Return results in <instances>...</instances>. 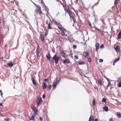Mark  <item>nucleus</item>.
Here are the masks:
<instances>
[{"mask_svg":"<svg viewBox=\"0 0 121 121\" xmlns=\"http://www.w3.org/2000/svg\"><path fill=\"white\" fill-rule=\"evenodd\" d=\"M56 33L57 34H59V32L60 31H59L58 29H56Z\"/></svg>","mask_w":121,"mask_h":121,"instance_id":"nucleus-44","label":"nucleus"},{"mask_svg":"<svg viewBox=\"0 0 121 121\" xmlns=\"http://www.w3.org/2000/svg\"><path fill=\"white\" fill-rule=\"evenodd\" d=\"M117 116L118 118L121 117V114L120 112H118L117 113Z\"/></svg>","mask_w":121,"mask_h":121,"instance_id":"nucleus-24","label":"nucleus"},{"mask_svg":"<svg viewBox=\"0 0 121 121\" xmlns=\"http://www.w3.org/2000/svg\"><path fill=\"white\" fill-rule=\"evenodd\" d=\"M3 105V104L2 103H0V106H2Z\"/></svg>","mask_w":121,"mask_h":121,"instance_id":"nucleus-57","label":"nucleus"},{"mask_svg":"<svg viewBox=\"0 0 121 121\" xmlns=\"http://www.w3.org/2000/svg\"><path fill=\"white\" fill-rule=\"evenodd\" d=\"M32 82L35 85H37V84L35 80L32 81Z\"/></svg>","mask_w":121,"mask_h":121,"instance_id":"nucleus-42","label":"nucleus"},{"mask_svg":"<svg viewBox=\"0 0 121 121\" xmlns=\"http://www.w3.org/2000/svg\"><path fill=\"white\" fill-rule=\"evenodd\" d=\"M40 39L41 40L42 42H44V39L43 35L41 34L40 35Z\"/></svg>","mask_w":121,"mask_h":121,"instance_id":"nucleus-14","label":"nucleus"},{"mask_svg":"<svg viewBox=\"0 0 121 121\" xmlns=\"http://www.w3.org/2000/svg\"><path fill=\"white\" fill-rule=\"evenodd\" d=\"M95 29H96V30H98V31L100 32L101 31H100V30H99V29L98 28H97V27H95Z\"/></svg>","mask_w":121,"mask_h":121,"instance_id":"nucleus-43","label":"nucleus"},{"mask_svg":"<svg viewBox=\"0 0 121 121\" xmlns=\"http://www.w3.org/2000/svg\"><path fill=\"white\" fill-rule=\"evenodd\" d=\"M77 47V46L76 45H74L73 46V48L74 49L76 48Z\"/></svg>","mask_w":121,"mask_h":121,"instance_id":"nucleus-39","label":"nucleus"},{"mask_svg":"<svg viewBox=\"0 0 121 121\" xmlns=\"http://www.w3.org/2000/svg\"><path fill=\"white\" fill-rule=\"evenodd\" d=\"M48 80H49V79H45L44 80V81L45 82H47L48 81Z\"/></svg>","mask_w":121,"mask_h":121,"instance_id":"nucleus-52","label":"nucleus"},{"mask_svg":"<svg viewBox=\"0 0 121 121\" xmlns=\"http://www.w3.org/2000/svg\"><path fill=\"white\" fill-rule=\"evenodd\" d=\"M45 11L47 12V13L48 14L49 13V9L48 8V7H47L45 8Z\"/></svg>","mask_w":121,"mask_h":121,"instance_id":"nucleus-31","label":"nucleus"},{"mask_svg":"<svg viewBox=\"0 0 121 121\" xmlns=\"http://www.w3.org/2000/svg\"><path fill=\"white\" fill-rule=\"evenodd\" d=\"M87 60L88 61L91 62V58L90 57H89L88 58Z\"/></svg>","mask_w":121,"mask_h":121,"instance_id":"nucleus-45","label":"nucleus"},{"mask_svg":"<svg viewBox=\"0 0 121 121\" xmlns=\"http://www.w3.org/2000/svg\"><path fill=\"white\" fill-rule=\"evenodd\" d=\"M57 85V83L56 82H55L53 84V87L55 88H56V86Z\"/></svg>","mask_w":121,"mask_h":121,"instance_id":"nucleus-28","label":"nucleus"},{"mask_svg":"<svg viewBox=\"0 0 121 121\" xmlns=\"http://www.w3.org/2000/svg\"><path fill=\"white\" fill-rule=\"evenodd\" d=\"M35 113H34V114L32 115L29 118V120H34V118L35 117Z\"/></svg>","mask_w":121,"mask_h":121,"instance_id":"nucleus-15","label":"nucleus"},{"mask_svg":"<svg viewBox=\"0 0 121 121\" xmlns=\"http://www.w3.org/2000/svg\"><path fill=\"white\" fill-rule=\"evenodd\" d=\"M47 33L46 34V33H45V35L46 36L47 35Z\"/></svg>","mask_w":121,"mask_h":121,"instance_id":"nucleus-62","label":"nucleus"},{"mask_svg":"<svg viewBox=\"0 0 121 121\" xmlns=\"http://www.w3.org/2000/svg\"><path fill=\"white\" fill-rule=\"evenodd\" d=\"M53 22L58 27V29L60 30V29L62 28V25L60 23L58 22H57L55 20H53Z\"/></svg>","mask_w":121,"mask_h":121,"instance_id":"nucleus-4","label":"nucleus"},{"mask_svg":"<svg viewBox=\"0 0 121 121\" xmlns=\"http://www.w3.org/2000/svg\"><path fill=\"white\" fill-rule=\"evenodd\" d=\"M66 12L69 14L70 18H71V17H72V16H73L72 13V11H70L69 9L66 11Z\"/></svg>","mask_w":121,"mask_h":121,"instance_id":"nucleus-11","label":"nucleus"},{"mask_svg":"<svg viewBox=\"0 0 121 121\" xmlns=\"http://www.w3.org/2000/svg\"><path fill=\"white\" fill-rule=\"evenodd\" d=\"M120 1V0H115L114 2V4L115 5L117 6V4Z\"/></svg>","mask_w":121,"mask_h":121,"instance_id":"nucleus-25","label":"nucleus"},{"mask_svg":"<svg viewBox=\"0 0 121 121\" xmlns=\"http://www.w3.org/2000/svg\"><path fill=\"white\" fill-rule=\"evenodd\" d=\"M63 7L64 8V10L66 13V11L69 9V7L68 6H63Z\"/></svg>","mask_w":121,"mask_h":121,"instance_id":"nucleus-19","label":"nucleus"},{"mask_svg":"<svg viewBox=\"0 0 121 121\" xmlns=\"http://www.w3.org/2000/svg\"><path fill=\"white\" fill-rule=\"evenodd\" d=\"M71 17L72 18V19H73V22H74V23L76 22V20L74 18V17H73V15L72 16V17Z\"/></svg>","mask_w":121,"mask_h":121,"instance_id":"nucleus-34","label":"nucleus"},{"mask_svg":"<svg viewBox=\"0 0 121 121\" xmlns=\"http://www.w3.org/2000/svg\"><path fill=\"white\" fill-rule=\"evenodd\" d=\"M42 3L43 4V7L45 8H46L47 7L46 6V5H45V4H44V2H43V3Z\"/></svg>","mask_w":121,"mask_h":121,"instance_id":"nucleus-46","label":"nucleus"},{"mask_svg":"<svg viewBox=\"0 0 121 121\" xmlns=\"http://www.w3.org/2000/svg\"><path fill=\"white\" fill-rule=\"evenodd\" d=\"M36 102L37 103V105L38 106H40L42 104V99L41 97H38L36 99Z\"/></svg>","mask_w":121,"mask_h":121,"instance_id":"nucleus-5","label":"nucleus"},{"mask_svg":"<svg viewBox=\"0 0 121 121\" xmlns=\"http://www.w3.org/2000/svg\"><path fill=\"white\" fill-rule=\"evenodd\" d=\"M117 85L118 87H121V82H119V83H117Z\"/></svg>","mask_w":121,"mask_h":121,"instance_id":"nucleus-33","label":"nucleus"},{"mask_svg":"<svg viewBox=\"0 0 121 121\" xmlns=\"http://www.w3.org/2000/svg\"><path fill=\"white\" fill-rule=\"evenodd\" d=\"M120 59V58L119 57L117 58L114 61V62H117Z\"/></svg>","mask_w":121,"mask_h":121,"instance_id":"nucleus-36","label":"nucleus"},{"mask_svg":"<svg viewBox=\"0 0 121 121\" xmlns=\"http://www.w3.org/2000/svg\"><path fill=\"white\" fill-rule=\"evenodd\" d=\"M89 121H94V119L91 116L89 119Z\"/></svg>","mask_w":121,"mask_h":121,"instance_id":"nucleus-29","label":"nucleus"},{"mask_svg":"<svg viewBox=\"0 0 121 121\" xmlns=\"http://www.w3.org/2000/svg\"><path fill=\"white\" fill-rule=\"evenodd\" d=\"M89 53L87 51H85L83 53V56L85 57H86L89 56Z\"/></svg>","mask_w":121,"mask_h":121,"instance_id":"nucleus-10","label":"nucleus"},{"mask_svg":"<svg viewBox=\"0 0 121 121\" xmlns=\"http://www.w3.org/2000/svg\"><path fill=\"white\" fill-rule=\"evenodd\" d=\"M107 79L108 80V81H109V79L108 78H107Z\"/></svg>","mask_w":121,"mask_h":121,"instance_id":"nucleus-61","label":"nucleus"},{"mask_svg":"<svg viewBox=\"0 0 121 121\" xmlns=\"http://www.w3.org/2000/svg\"><path fill=\"white\" fill-rule=\"evenodd\" d=\"M71 57L72 58V59H73V56H71Z\"/></svg>","mask_w":121,"mask_h":121,"instance_id":"nucleus-60","label":"nucleus"},{"mask_svg":"<svg viewBox=\"0 0 121 121\" xmlns=\"http://www.w3.org/2000/svg\"><path fill=\"white\" fill-rule=\"evenodd\" d=\"M35 4L36 5V11L38 13H39V15L40 16H41L42 14V13L41 10L40 8L36 4Z\"/></svg>","mask_w":121,"mask_h":121,"instance_id":"nucleus-3","label":"nucleus"},{"mask_svg":"<svg viewBox=\"0 0 121 121\" xmlns=\"http://www.w3.org/2000/svg\"><path fill=\"white\" fill-rule=\"evenodd\" d=\"M108 84L107 85V88H106V90H108V87H109V86L111 85V82H110V81H108Z\"/></svg>","mask_w":121,"mask_h":121,"instance_id":"nucleus-26","label":"nucleus"},{"mask_svg":"<svg viewBox=\"0 0 121 121\" xmlns=\"http://www.w3.org/2000/svg\"><path fill=\"white\" fill-rule=\"evenodd\" d=\"M98 4V3H96L95 4Z\"/></svg>","mask_w":121,"mask_h":121,"instance_id":"nucleus-64","label":"nucleus"},{"mask_svg":"<svg viewBox=\"0 0 121 121\" xmlns=\"http://www.w3.org/2000/svg\"><path fill=\"white\" fill-rule=\"evenodd\" d=\"M112 118H110L109 120V121H113L112 120Z\"/></svg>","mask_w":121,"mask_h":121,"instance_id":"nucleus-55","label":"nucleus"},{"mask_svg":"<svg viewBox=\"0 0 121 121\" xmlns=\"http://www.w3.org/2000/svg\"><path fill=\"white\" fill-rule=\"evenodd\" d=\"M60 54L62 57L65 58L66 57V56L65 55V53L63 51H61L60 52Z\"/></svg>","mask_w":121,"mask_h":121,"instance_id":"nucleus-12","label":"nucleus"},{"mask_svg":"<svg viewBox=\"0 0 121 121\" xmlns=\"http://www.w3.org/2000/svg\"><path fill=\"white\" fill-rule=\"evenodd\" d=\"M115 62H114V61L113 63V64L114 66L115 65Z\"/></svg>","mask_w":121,"mask_h":121,"instance_id":"nucleus-59","label":"nucleus"},{"mask_svg":"<svg viewBox=\"0 0 121 121\" xmlns=\"http://www.w3.org/2000/svg\"><path fill=\"white\" fill-rule=\"evenodd\" d=\"M60 57L58 56L56 54H55L53 57L51 59L50 63H52L54 62V60L56 64H57L59 60Z\"/></svg>","mask_w":121,"mask_h":121,"instance_id":"nucleus-2","label":"nucleus"},{"mask_svg":"<svg viewBox=\"0 0 121 121\" xmlns=\"http://www.w3.org/2000/svg\"><path fill=\"white\" fill-rule=\"evenodd\" d=\"M45 95L44 94L43 96V98H45Z\"/></svg>","mask_w":121,"mask_h":121,"instance_id":"nucleus-54","label":"nucleus"},{"mask_svg":"<svg viewBox=\"0 0 121 121\" xmlns=\"http://www.w3.org/2000/svg\"><path fill=\"white\" fill-rule=\"evenodd\" d=\"M32 109L35 112V114H37L38 112V110L36 109L35 107H33L32 108Z\"/></svg>","mask_w":121,"mask_h":121,"instance_id":"nucleus-21","label":"nucleus"},{"mask_svg":"<svg viewBox=\"0 0 121 121\" xmlns=\"http://www.w3.org/2000/svg\"><path fill=\"white\" fill-rule=\"evenodd\" d=\"M39 48H37L36 50V56L37 59H39L40 56V55H39Z\"/></svg>","mask_w":121,"mask_h":121,"instance_id":"nucleus-7","label":"nucleus"},{"mask_svg":"<svg viewBox=\"0 0 121 121\" xmlns=\"http://www.w3.org/2000/svg\"><path fill=\"white\" fill-rule=\"evenodd\" d=\"M118 38L119 39L121 38V31L120 32L118 35Z\"/></svg>","mask_w":121,"mask_h":121,"instance_id":"nucleus-27","label":"nucleus"},{"mask_svg":"<svg viewBox=\"0 0 121 121\" xmlns=\"http://www.w3.org/2000/svg\"><path fill=\"white\" fill-rule=\"evenodd\" d=\"M100 33L101 34L104 36V33H103V32H102L101 31L100 32Z\"/></svg>","mask_w":121,"mask_h":121,"instance_id":"nucleus-50","label":"nucleus"},{"mask_svg":"<svg viewBox=\"0 0 121 121\" xmlns=\"http://www.w3.org/2000/svg\"><path fill=\"white\" fill-rule=\"evenodd\" d=\"M7 65H8L9 67H12L13 66V63L11 62L10 63H8L7 64Z\"/></svg>","mask_w":121,"mask_h":121,"instance_id":"nucleus-22","label":"nucleus"},{"mask_svg":"<svg viewBox=\"0 0 121 121\" xmlns=\"http://www.w3.org/2000/svg\"><path fill=\"white\" fill-rule=\"evenodd\" d=\"M89 25L91 26V24L90 23V24H89Z\"/></svg>","mask_w":121,"mask_h":121,"instance_id":"nucleus-63","label":"nucleus"},{"mask_svg":"<svg viewBox=\"0 0 121 121\" xmlns=\"http://www.w3.org/2000/svg\"><path fill=\"white\" fill-rule=\"evenodd\" d=\"M39 119L41 120V121H42L43 120V119H42V118L41 117H40L39 118Z\"/></svg>","mask_w":121,"mask_h":121,"instance_id":"nucleus-56","label":"nucleus"},{"mask_svg":"<svg viewBox=\"0 0 121 121\" xmlns=\"http://www.w3.org/2000/svg\"><path fill=\"white\" fill-rule=\"evenodd\" d=\"M52 86L51 85H50L48 86V88L49 89V90H51L52 88Z\"/></svg>","mask_w":121,"mask_h":121,"instance_id":"nucleus-38","label":"nucleus"},{"mask_svg":"<svg viewBox=\"0 0 121 121\" xmlns=\"http://www.w3.org/2000/svg\"><path fill=\"white\" fill-rule=\"evenodd\" d=\"M60 30L61 32V34L64 39H69L71 33L69 31L66 30L63 27L60 29Z\"/></svg>","mask_w":121,"mask_h":121,"instance_id":"nucleus-1","label":"nucleus"},{"mask_svg":"<svg viewBox=\"0 0 121 121\" xmlns=\"http://www.w3.org/2000/svg\"><path fill=\"white\" fill-rule=\"evenodd\" d=\"M74 58L75 59H79L77 55H75L74 56Z\"/></svg>","mask_w":121,"mask_h":121,"instance_id":"nucleus-40","label":"nucleus"},{"mask_svg":"<svg viewBox=\"0 0 121 121\" xmlns=\"http://www.w3.org/2000/svg\"><path fill=\"white\" fill-rule=\"evenodd\" d=\"M0 93L1 94V95L2 97L3 93L2 92L1 90H0Z\"/></svg>","mask_w":121,"mask_h":121,"instance_id":"nucleus-48","label":"nucleus"},{"mask_svg":"<svg viewBox=\"0 0 121 121\" xmlns=\"http://www.w3.org/2000/svg\"><path fill=\"white\" fill-rule=\"evenodd\" d=\"M98 121V119L97 118L95 119V121Z\"/></svg>","mask_w":121,"mask_h":121,"instance_id":"nucleus-58","label":"nucleus"},{"mask_svg":"<svg viewBox=\"0 0 121 121\" xmlns=\"http://www.w3.org/2000/svg\"><path fill=\"white\" fill-rule=\"evenodd\" d=\"M63 62L64 64H69L70 62V60L68 59H65L63 60Z\"/></svg>","mask_w":121,"mask_h":121,"instance_id":"nucleus-13","label":"nucleus"},{"mask_svg":"<svg viewBox=\"0 0 121 121\" xmlns=\"http://www.w3.org/2000/svg\"><path fill=\"white\" fill-rule=\"evenodd\" d=\"M47 85L46 84L45 82H43V84L42 85V87L43 89H45L47 88Z\"/></svg>","mask_w":121,"mask_h":121,"instance_id":"nucleus-16","label":"nucleus"},{"mask_svg":"<svg viewBox=\"0 0 121 121\" xmlns=\"http://www.w3.org/2000/svg\"><path fill=\"white\" fill-rule=\"evenodd\" d=\"M103 108L104 111H105L106 112H107L109 110L108 107L106 106L104 107Z\"/></svg>","mask_w":121,"mask_h":121,"instance_id":"nucleus-20","label":"nucleus"},{"mask_svg":"<svg viewBox=\"0 0 121 121\" xmlns=\"http://www.w3.org/2000/svg\"><path fill=\"white\" fill-rule=\"evenodd\" d=\"M59 40L60 42V43L61 44L63 43L64 39L63 38H62L60 36H58Z\"/></svg>","mask_w":121,"mask_h":121,"instance_id":"nucleus-9","label":"nucleus"},{"mask_svg":"<svg viewBox=\"0 0 121 121\" xmlns=\"http://www.w3.org/2000/svg\"><path fill=\"white\" fill-rule=\"evenodd\" d=\"M92 104L93 106H94L96 105L95 100L94 98L93 99Z\"/></svg>","mask_w":121,"mask_h":121,"instance_id":"nucleus-23","label":"nucleus"},{"mask_svg":"<svg viewBox=\"0 0 121 121\" xmlns=\"http://www.w3.org/2000/svg\"><path fill=\"white\" fill-rule=\"evenodd\" d=\"M47 28L48 29H56V27L53 26L52 24L50 23H48V25Z\"/></svg>","mask_w":121,"mask_h":121,"instance_id":"nucleus-6","label":"nucleus"},{"mask_svg":"<svg viewBox=\"0 0 121 121\" xmlns=\"http://www.w3.org/2000/svg\"><path fill=\"white\" fill-rule=\"evenodd\" d=\"M115 50L117 52H118L120 50V47L118 46H115L114 47Z\"/></svg>","mask_w":121,"mask_h":121,"instance_id":"nucleus-18","label":"nucleus"},{"mask_svg":"<svg viewBox=\"0 0 121 121\" xmlns=\"http://www.w3.org/2000/svg\"><path fill=\"white\" fill-rule=\"evenodd\" d=\"M99 61L100 62H103V59H100L99 60Z\"/></svg>","mask_w":121,"mask_h":121,"instance_id":"nucleus-47","label":"nucleus"},{"mask_svg":"<svg viewBox=\"0 0 121 121\" xmlns=\"http://www.w3.org/2000/svg\"><path fill=\"white\" fill-rule=\"evenodd\" d=\"M9 119V118H4V121H9L10 120Z\"/></svg>","mask_w":121,"mask_h":121,"instance_id":"nucleus-37","label":"nucleus"},{"mask_svg":"<svg viewBox=\"0 0 121 121\" xmlns=\"http://www.w3.org/2000/svg\"><path fill=\"white\" fill-rule=\"evenodd\" d=\"M74 52L76 53V54L77 55H78L79 54H81V52L79 51H75Z\"/></svg>","mask_w":121,"mask_h":121,"instance_id":"nucleus-30","label":"nucleus"},{"mask_svg":"<svg viewBox=\"0 0 121 121\" xmlns=\"http://www.w3.org/2000/svg\"><path fill=\"white\" fill-rule=\"evenodd\" d=\"M106 99L104 98H103L102 99V101L103 102H105V103H106Z\"/></svg>","mask_w":121,"mask_h":121,"instance_id":"nucleus-35","label":"nucleus"},{"mask_svg":"<svg viewBox=\"0 0 121 121\" xmlns=\"http://www.w3.org/2000/svg\"><path fill=\"white\" fill-rule=\"evenodd\" d=\"M46 57L47 58L48 60L49 61V62L50 63L51 56L50 54L49 53H48V54H46Z\"/></svg>","mask_w":121,"mask_h":121,"instance_id":"nucleus-8","label":"nucleus"},{"mask_svg":"<svg viewBox=\"0 0 121 121\" xmlns=\"http://www.w3.org/2000/svg\"><path fill=\"white\" fill-rule=\"evenodd\" d=\"M99 44L98 43H97L95 44V46L96 48V51H97V50L99 49Z\"/></svg>","mask_w":121,"mask_h":121,"instance_id":"nucleus-17","label":"nucleus"},{"mask_svg":"<svg viewBox=\"0 0 121 121\" xmlns=\"http://www.w3.org/2000/svg\"><path fill=\"white\" fill-rule=\"evenodd\" d=\"M31 79L32 81H33L35 80L34 79V77L33 76H32L31 77Z\"/></svg>","mask_w":121,"mask_h":121,"instance_id":"nucleus-49","label":"nucleus"},{"mask_svg":"<svg viewBox=\"0 0 121 121\" xmlns=\"http://www.w3.org/2000/svg\"><path fill=\"white\" fill-rule=\"evenodd\" d=\"M78 64L79 65H81L83 64H85V63L83 61H80V62L78 63Z\"/></svg>","mask_w":121,"mask_h":121,"instance_id":"nucleus-32","label":"nucleus"},{"mask_svg":"<svg viewBox=\"0 0 121 121\" xmlns=\"http://www.w3.org/2000/svg\"><path fill=\"white\" fill-rule=\"evenodd\" d=\"M58 1L59 2L61 5H63V3L61 1H60L59 0H58Z\"/></svg>","mask_w":121,"mask_h":121,"instance_id":"nucleus-53","label":"nucleus"},{"mask_svg":"<svg viewBox=\"0 0 121 121\" xmlns=\"http://www.w3.org/2000/svg\"><path fill=\"white\" fill-rule=\"evenodd\" d=\"M101 48H104V45L103 44H102L100 46Z\"/></svg>","mask_w":121,"mask_h":121,"instance_id":"nucleus-51","label":"nucleus"},{"mask_svg":"<svg viewBox=\"0 0 121 121\" xmlns=\"http://www.w3.org/2000/svg\"><path fill=\"white\" fill-rule=\"evenodd\" d=\"M98 82L99 83V84L100 85H101L102 84V83L101 82V81L100 80H99L98 81Z\"/></svg>","mask_w":121,"mask_h":121,"instance_id":"nucleus-41","label":"nucleus"}]
</instances>
